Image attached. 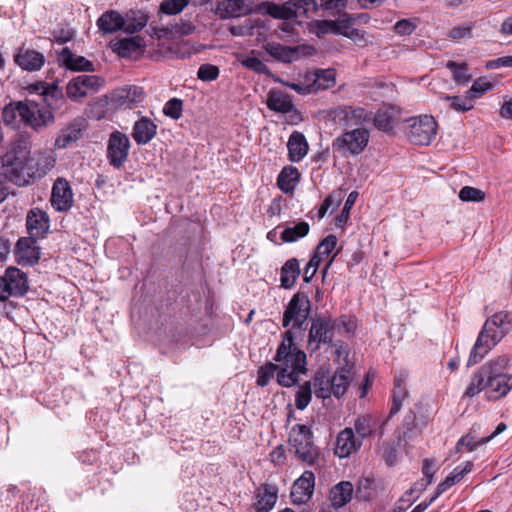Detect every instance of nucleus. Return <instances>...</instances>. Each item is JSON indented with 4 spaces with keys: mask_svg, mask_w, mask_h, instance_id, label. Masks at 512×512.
Wrapping results in <instances>:
<instances>
[{
    "mask_svg": "<svg viewBox=\"0 0 512 512\" xmlns=\"http://www.w3.org/2000/svg\"><path fill=\"white\" fill-rule=\"evenodd\" d=\"M487 373L486 365H484L473 375L470 384L464 392L465 397L472 398L483 390H485V393L487 392Z\"/></svg>",
    "mask_w": 512,
    "mask_h": 512,
    "instance_id": "nucleus-37",
    "label": "nucleus"
},
{
    "mask_svg": "<svg viewBox=\"0 0 512 512\" xmlns=\"http://www.w3.org/2000/svg\"><path fill=\"white\" fill-rule=\"evenodd\" d=\"M510 325V315L495 313L488 318L480 331L468 359V365L480 362L488 352L501 341Z\"/></svg>",
    "mask_w": 512,
    "mask_h": 512,
    "instance_id": "nucleus-4",
    "label": "nucleus"
},
{
    "mask_svg": "<svg viewBox=\"0 0 512 512\" xmlns=\"http://www.w3.org/2000/svg\"><path fill=\"white\" fill-rule=\"evenodd\" d=\"M441 99L449 102L452 110L461 113L470 111L474 107L473 101L467 92L463 96H443Z\"/></svg>",
    "mask_w": 512,
    "mask_h": 512,
    "instance_id": "nucleus-43",
    "label": "nucleus"
},
{
    "mask_svg": "<svg viewBox=\"0 0 512 512\" xmlns=\"http://www.w3.org/2000/svg\"><path fill=\"white\" fill-rule=\"evenodd\" d=\"M369 138L367 129L356 128L336 137L332 142V149L342 157L357 156L365 150Z\"/></svg>",
    "mask_w": 512,
    "mask_h": 512,
    "instance_id": "nucleus-7",
    "label": "nucleus"
},
{
    "mask_svg": "<svg viewBox=\"0 0 512 512\" xmlns=\"http://www.w3.org/2000/svg\"><path fill=\"white\" fill-rule=\"evenodd\" d=\"M348 125H361L372 120V112L361 108H348L345 110Z\"/></svg>",
    "mask_w": 512,
    "mask_h": 512,
    "instance_id": "nucleus-42",
    "label": "nucleus"
},
{
    "mask_svg": "<svg viewBox=\"0 0 512 512\" xmlns=\"http://www.w3.org/2000/svg\"><path fill=\"white\" fill-rule=\"evenodd\" d=\"M288 156L291 162L301 161L308 153V142L303 133L294 131L287 143Z\"/></svg>",
    "mask_w": 512,
    "mask_h": 512,
    "instance_id": "nucleus-24",
    "label": "nucleus"
},
{
    "mask_svg": "<svg viewBox=\"0 0 512 512\" xmlns=\"http://www.w3.org/2000/svg\"><path fill=\"white\" fill-rule=\"evenodd\" d=\"M475 23L471 22L464 25H457L451 28L448 32V37L453 41H460L462 39H471L473 37V29Z\"/></svg>",
    "mask_w": 512,
    "mask_h": 512,
    "instance_id": "nucleus-53",
    "label": "nucleus"
},
{
    "mask_svg": "<svg viewBox=\"0 0 512 512\" xmlns=\"http://www.w3.org/2000/svg\"><path fill=\"white\" fill-rule=\"evenodd\" d=\"M250 0H220L217 11L221 18L241 17L251 12Z\"/></svg>",
    "mask_w": 512,
    "mask_h": 512,
    "instance_id": "nucleus-19",
    "label": "nucleus"
},
{
    "mask_svg": "<svg viewBox=\"0 0 512 512\" xmlns=\"http://www.w3.org/2000/svg\"><path fill=\"white\" fill-rule=\"evenodd\" d=\"M31 156V141L29 135H20L9 151L0 158V183H14L26 186L32 177V167L29 165Z\"/></svg>",
    "mask_w": 512,
    "mask_h": 512,
    "instance_id": "nucleus-2",
    "label": "nucleus"
},
{
    "mask_svg": "<svg viewBox=\"0 0 512 512\" xmlns=\"http://www.w3.org/2000/svg\"><path fill=\"white\" fill-rule=\"evenodd\" d=\"M300 180L298 169L292 165L285 166L277 177V185L284 193L292 192Z\"/></svg>",
    "mask_w": 512,
    "mask_h": 512,
    "instance_id": "nucleus-32",
    "label": "nucleus"
},
{
    "mask_svg": "<svg viewBox=\"0 0 512 512\" xmlns=\"http://www.w3.org/2000/svg\"><path fill=\"white\" fill-rule=\"evenodd\" d=\"M472 468L473 464L470 461L465 462L463 466L459 465L455 467L453 471L445 478V480L438 484L435 496L438 498L455 483L460 482L466 474L471 472Z\"/></svg>",
    "mask_w": 512,
    "mask_h": 512,
    "instance_id": "nucleus-29",
    "label": "nucleus"
},
{
    "mask_svg": "<svg viewBox=\"0 0 512 512\" xmlns=\"http://www.w3.org/2000/svg\"><path fill=\"white\" fill-rule=\"evenodd\" d=\"M508 358L498 357L486 364L487 372V392L488 400H497L504 397L512 388V375L506 374L508 367Z\"/></svg>",
    "mask_w": 512,
    "mask_h": 512,
    "instance_id": "nucleus-6",
    "label": "nucleus"
},
{
    "mask_svg": "<svg viewBox=\"0 0 512 512\" xmlns=\"http://www.w3.org/2000/svg\"><path fill=\"white\" fill-rule=\"evenodd\" d=\"M376 422L371 415H363L358 417L354 422V433L356 438L362 442L365 438L375 433Z\"/></svg>",
    "mask_w": 512,
    "mask_h": 512,
    "instance_id": "nucleus-36",
    "label": "nucleus"
},
{
    "mask_svg": "<svg viewBox=\"0 0 512 512\" xmlns=\"http://www.w3.org/2000/svg\"><path fill=\"white\" fill-rule=\"evenodd\" d=\"M124 17L115 10L104 12L97 20V26L104 34H112L123 28Z\"/></svg>",
    "mask_w": 512,
    "mask_h": 512,
    "instance_id": "nucleus-26",
    "label": "nucleus"
},
{
    "mask_svg": "<svg viewBox=\"0 0 512 512\" xmlns=\"http://www.w3.org/2000/svg\"><path fill=\"white\" fill-rule=\"evenodd\" d=\"M144 46V40L139 36L123 38L111 42L113 52L117 53L122 58L132 57L134 54L139 53Z\"/></svg>",
    "mask_w": 512,
    "mask_h": 512,
    "instance_id": "nucleus-23",
    "label": "nucleus"
},
{
    "mask_svg": "<svg viewBox=\"0 0 512 512\" xmlns=\"http://www.w3.org/2000/svg\"><path fill=\"white\" fill-rule=\"evenodd\" d=\"M362 443L356 438L353 428L341 430L335 441L334 454L339 458H347L361 449Z\"/></svg>",
    "mask_w": 512,
    "mask_h": 512,
    "instance_id": "nucleus-15",
    "label": "nucleus"
},
{
    "mask_svg": "<svg viewBox=\"0 0 512 512\" xmlns=\"http://www.w3.org/2000/svg\"><path fill=\"white\" fill-rule=\"evenodd\" d=\"M51 205L58 212H67L73 205V192L68 181L57 178L51 191Z\"/></svg>",
    "mask_w": 512,
    "mask_h": 512,
    "instance_id": "nucleus-13",
    "label": "nucleus"
},
{
    "mask_svg": "<svg viewBox=\"0 0 512 512\" xmlns=\"http://www.w3.org/2000/svg\"><path fill=\"white\" fill-rule=\"evenodd\" d=\"M278 499V488L272 484L261 485L256 494V512H269L273 509Z\"/></svg>",
    "mask_w": 512,
    "mask_h": 512,
    "instance_id": "nucleus-21",
    "label": "nucleus"
},
{
    "mask_svg": "<svg viewBox=\"0 0 512 512\" xmlns=\"http://www.w3.org/2000/svg\"><path fill=\"white\" fill-rule=\"evenodd\" d=\"M353 485L349 481H342L330 490V501L334 508H341L352 499Z\"/></svg>",
    "mask_w": 512,
    "mask_h": 512,
    "instance_id": "nucleus-27",
    "label": "nucleus"
},
{
    "mask_svg": "<svg viewBox=\"0 0 512 512\" xmlns=\"http://www.w3.org/2000/svg\"><path fill=\"white\" fill-rule=\"evenodd\" d=\"M157 125L149 117L142 116L132 127L131 136L139 146L150 143L157 134Z\"/></svg>",
    "mask_w": 512,
    "mask_h": 512,
    "instance_id": "nucleus-18",
    "label": "nucleus"
},
{
    "mask_svg": "<svg viewBox=\"0 0 512 512\" xmlns=\"http://www.w3.org/2000/svg\"><path fill=\"white\" fill-rule=\"evenodd\" d=\"M446 67L451 71L453 80L456 83L466 85L471 80V75L468 73V66L466 63L448 61Z\"/></svg>",
    "mask_w": 512,
    "mask_h": 512,
    "instance_id": "nucleus-44",
    "label": "nucleus"
},
{
    "mask_svg": "<svg viewBox=\"0 0 512 512\" xmlns=\"http://www.w3.org/2000/svg\"><path fill=\"white\" fill-rule=\"evenodd\" d=\"M257 26L258 20L246 18L242 23L231 25L229 31L233 36L253 35V31Z\"/></svg>",
    "mask_w": 512,
    "mask_h": 512,
    "instance_id": "nucleus-51",
    "label": "nucleus"
},
{
    "mask_svg": "<svg viewBox=\"0 0 512 512\" xmlns=\"http://www.w3.org/2000/svg\"><path fill=\"white\" fill-rule=\"evenodd\" d=\"M322 261V259L313 254L303 271V281L305 283H309L312 280Z\"/></svg>",
    "mask_w": 512,
    "mask_h": 512,
    "instance_id": "nucleus-64",
    "label": "nucleus"
},
{
    "mask_svg": "<svg viewBox=\"0 0 512 512\" xmlns=\"http://www.w3.org/2000/svg\"><path fill=\"white\" fill-rule=\"evenodd\" d=\"M2 119L6 126L20 130L32 125V108L28 101H11L2 110Z\"/></svg>",
    "mask_w": 512,
    "mask_h": 512,
    "instance_id": "nucleus-11",
    "label": "nucleus"
},
{
    "mask_svg": "<svg viewBox=\"0 0 512 512\" xmlns=\"http://www.w3.org/2000/svg\"><path fill=\"white\" fill-rule=\"evenodd\" d=\"M189 4V0H165L160 4L159 12L166 15L181 13Z\"/></svg>",
    "mask_w": 512,
    "mask_h": 512,
    "instance_id": "nucleus-54",
    "label": "nucleus"
},
{
    "mask_svg": "<svg viewBox=\"0 0 512 512\" xmlns=\"http://www.w3.org/2000/svg\"><path fill=\"white\" fill-rule=\"evenodd\" d=\"M459 198L464 202H482L485 199V193L478 188L464 186L459 192Z\"/></svg>",
    "mask_w": 512,
    "mask_h": 512,
    "instance_id": "nucleus-59",
    "label": "nucleus"
},
{
    "mask_svg": "<svg viewBox=\"0 0 512 512\" xmlns=\"http://www.w3.org/2000/svg\"><path fill=\"white\" fill-rule=\"evenodd\" d=\"M372 120L376 128L382 131H390L393 128L392 116L385 110H378L372 115Z\"/></svg>",
    "mask_w": 512,
    "mask_h": 512,
    "instance_id": "nucleus-58",
    "label": "nucleus"
},
{
    "mask_svg": "<svg viewBox=\"0 0 512 512\" xmlns=\"http://www.w3.org/2000/svg\"><path fill=\"white\" fill-rule=\"evenodd\" d=\"M241 64L258 74H267L269 73L268 67L257 57H246L241 61Z\"/></svg>",
    "mask_w": 512,
    "mask_h": 512,
    "instance_id": "nucleus-63",
    "label": "nucleus"
},
{
    "mask_svg": "<svg viewBox=\"0 0 512 512\" xmlns=\"http://www.w3.org/2000/svg\"><path fill=\"white\" fill-rule=\"evenodd\" d=\"M294 10L278 15L279 17H290L298 14H308L318 10V0H293Z\"/></svg>",
    "mask_w": 512,
    "mask_h": 512,
    "instance_id": "nucleus-45",
    "label": "nucleus"
},
{
    "mask_svg": "<svg viewBox=\"0 0 512 512\" xmlns=\"http://www.w3.org/2000/svg\"><path fill=\"white\" fill-rule=\"evenodd\" d=\"M312 386L317 398L327 399L333 395L331 376L328 372H317L311 382V387Z\"/></svg>",
    "mask_w": 512,
    "mask_h": 512,
    "instance_id": "nucleus-34",
    "label": "nucleus"
},
{
    "mask_svg": "<svg viewBox=\"0 0 512 512\" xmlns=\"http://www.w3.org/2000/svg\"><path fill=\"white\" fill-rule=\"evenodd\" d=\"M195 29V25L190 20L181 19L171 26L170 32L179 36H188L192 34Z\"/></svg>",
    "mask_w": 512,
    "mask_h": 512,
    "instance_id": "nucleus-61",
    "label": "nucleus"
},
{
    "mask_svg": "<svg viewBox=\"0 0 512 512\" xmlns=\"http://www.w3.org/2000/svg\"><path fill=\"white\" fill-rule=\"evenodd\" d=\"M336 72L334 69L317 70L314 73L312 88L315 92L325 90L335 85Z\"/></svg>",
    "mask_w": 512,
    "mask_h": 512,
    "instance_id": "nucleus-40",
    "label": "nucleus"
},
{
    "mask_svg": "<svg viewBox=\"0 0 512 512\" xmlns=\"http://www.w3.org/2000/svg\"><path fill=\"white\" fill-rule=\"evenodd\" d=\"M279 374V367L274 362H267L258 369L256 383L258 386L265 387L274 376Z\"/></svg>",
    "mask_w": 512,
    "mask_h": 512,
    "instance_id": "nucleus-47",
    "label": "nucleus"
},
{
    "mask_svg": "<svg viewBox=\"0 0 512 512\" xmlns=\"http://www.w3.org/2000/svg\"><path fill=\"white\" fill-rule=\"evenodd\" d=\"M130 148L129 137L121 131H113L109 135L106 149L109 165L115 169H121L128 160Z\"/></svg>",
    "mask_w": 512,
    "mask_h": 512,
    "instance_id": "nucleus-10",
    "label": "nucleus"
},
{
    "mask_svg": "<svg viewBox=\"0 0 512 512\" xmlns=\"http://www.w3.org/2000/svg\"><path fill=\"white\" fill-rule=\"evenodd\" d=\"M124 19L125 25L122 29L129 34L141 31L148 23V16L141 12L127 14Z\"/></svg>",
    "mask_w": 512,
    "mask_h": 512,
    "instance_id": "nucleus-41",
    "label": "nucleus"
},
{
    "mask_svg": "<svg viewBox=\"0 0 512 512\" xmlns=\"http://www.w3.org/2000/svg\"><path fill=\"white\" fill-rule=\"evenodd\" d=\"M61 61L71 70L93 71V63L83 56L74 55L69 48H63L60 53Z\"/></svg>",
    "mask_w": 512,
    "mask_h": 512,
    "instance_id": "nucleus-33",
    "label": "nucleus"
},
{
    "mask_svg": "<svg viewBox=\"0 0 512 512\" xmlns=\"http://www.w3.org/2000/svg\"><path fill=\"white\" fill-rule=\"evenodd\" d=\"M349 383V370L345 368L337 369L333 377H331L333 395L337 398L343 396L348 389Z\"/></svg>",
    "mask_w": 512,
    "mask_h": 512,
    "instance_id": "nucleus-39",
    "label": "nucleus"
},
{
    "mask_svg": "<svg viewBox=\"0 0 512 512\" xmlns=\"http://www.w3.org/2000/svg\"><path fill=\"white\" fill-rule=\"evenodd\" d=\"M26 229L28 237H21L14 249L15 261L21 266L32 264V209L26 214Z\"/></svg>",
    "mask_w": 512,
    "mask_h": 512,
    "instance_id": "nucleus-17",
    "label": "nucleus"
},
{
    "mask_svg": "<svg viewBox=\"0 0 512 512\" xmlns=\"http://www.w3.org/2000/svg\"><path fill=\"white\" fill-rule=\"evenodd\" d=\"M332 328L334 332L340 335H350L355 332L357 328L356 320L350 316H341L337 319H331Z\"/></svg>",
    "mask_w": 512,
    "mask_h": 512,
    "instance_id": "nucleus-46",
    "label": "nucleus"
},
{
    "mask_svg": "<svg viewBox=\"0 0 512 512\" xmlns=\"http://www.w3.org/2000/svg\"><path fill=\"white\" fill-rule=\"evenodd\" d=\"M218 76L219 68L212 64H202L197 71V77L202 81H213Z\"/></svg>",
    "mask_w": 512,
    "mask_h": 512,
    "instance_id": "nucleus-62",
    "label": "nucleus"
},
{
    "mask_svg": "<svg viewBox=\"0 0 512 512\" xmlns=\"http://www.w3.org/2000/svg\"><path fill=\"white\" fill-rule=\"evenodd\" d=\"M290 452L303 463L314 466L319 463L320 450L315 446L311 429L304 424L294 425L289 432Z\"/></svg>",
    "mask_w": 512,
    "mask_h": 512,
    "instance_id": "nucleus-5",
    "label": "nucleus"
},
{
    "mask_svg": "<svg viewBox=\"0 0 512 512\" xmlns=\"http://www.w3.org/2000/svg\"><path fill=\"white\" fill-rule=\"evenodd\" d=\"M113 97L118 105L132 108L144 100L145 94L140 87L125 86L117 89Z\"/></svg>",
    "mask_w": 512,
    "mask_h": 512,
    "instance_id": "nucleus-22",
    "label": "nucleus"
},
{
    "mask_svg": "<svg viewBox=\"0 0 512 512\" xmlns=\"http://www.w3.org/2000/svg\"><path fill=\"white\" fill-rule=\"evenodd\" d=\"M49 216L42 210H34V237H44L49 231Z\"/></svg>",
    "mask_w": 512,
    "mask_h": 512,
    "instance_id": "nucleus-49",
    "label": "nucleus"
},
{
    "mask_svg": "<svg viewBox=\"0 0 512 512\" xmlns=\"http://www.w3.org/2000/svg\"><path fill=\"white\" fill-rule=\"evenodd\" d=\"M492 88H493L492 82H490L485 77H479L473 82L470 89L466 92L473 101L474 99L480 98L487 91L492 90Z\"/></svg>",
    "mask_w": 512,
    "mask_h": 512,
    "instance_id": "nucleus-50",
    "label": "nucleus"
},
{
    "mask_svg": "<svg viewBox=\"0 0 512 512\" xmlns=\"http://www.w3.org/2000/svg\"><path fill=\"white\" fill-rule=\"evenodd\" d=\"M337 245V238L335 235H328L316 247L314 254L320 259L324 260L335 249Z\"/></svg>",
    "mask_w": 512,
    "mask_h": 512,
    "instance_id": "nucleus-55",
    "label": "nucleus"
},
{
    "mask_svg": "<svg viewBox=\"0 0 512 512\" xmlns=\"http://www.w3.org/2000/svg\"><path fill=\"white\" fill-rule=\"evenodd\" d=\"M349 15L343 14L342 17L338 20H324L318 23V33L319 34H335V35H343L345 32V28L347 22L349 20Z\"/></svg>",
    "mask_w": 512,
    "mask_h": 512,
    "instance_id": "nucleus-38",
    "label": "nucleus"
},
{
    "mask_svg": "<svg viewBox=\"0 0 512 512\" xmlns=\"http://www.w3.org/2000/svg\"><path fill=\"white\" fill-rule=\"evenodd\" d=\"M312 387L311 382H305L298 387L295 393V406L298 410H304L311 402Z\"/></svg>",
    "mask_w": 512,
    "mask_h": 512,
    "instance_id": "nucleus-48",
    "label": "nucleus"
},
{
    "mask_svg": "<svg viewBox=\"0 0 512 512\" xmlns=\"http://www.w3.org/2000/svg\"><path fill=\"white\" fill-rule=\"evenodd\" d=\"M273 360L279 367L277 383L282 387L289 388L298 384L300 375L306 374V354L295 345L292 329L282 335Z\"/></svg>",
    "mask_w": 512,
    "mask_h": 512,
    "instance_id": "nucleus-1",
    "label": "nucleus"
},
{
    "mask_svg": "<svg viewBox=\"0 0 512 512\" xmlns=\"http://www.w3.org/2000/svg\"><path fill=\"white\" fill-rule=\"evenodd\" d=\"M85 130L83 119H75L68 126L63 128L55 140V146L59 149L68 147L82 137Z\"/></svg>",
    "mask_w": 512,
    "mask_h": 512,
    "instance_id": "nucleus-20",
    "label": "nucleus"
},
{
    "mask_svg": "<svg viewBox=\"0 0 512 512\" xmlns=\"http://www.w3.org/2000/svg\"><path fill=\"white\" fill-rule=\"evenodd\" d=\"M334 335L331 318L326 316L312 318L308 332L307 350L310 354L317 352L321 345L331 344Z\"/></svg>",
    "mask_w": 512,
    "mask_h": 512,
    "instance_id": "nucleus-9",
    "label": "nucleus"
},
{
    "mask_svg": "<svg viewBox=\"0 0 512 512\" xmlns=\"http://www.w3.org/2000/svg\"><path fill=\"white\" fill-rule=\"evenodd\" d=\"M3 276L10 297H22L28 292V276L19 268L10 266L6 268Z\"/></svg>",
    "mask_w": 512,
    "mask_h": 512,
    "instance_id": "nucleus-16",
    "label": "nucleus"
},
{
    "mask_svg": "<svg viewBox=\"0 0 512 512\" xmlns=\"http://www.w3.org/2000/svg\"><path fill=\"white\" fill-rule=\"evenodd\" d=\"M315 475L312 471L306 470L303 474L293 483L291 489V499L294 504L307 503L314 492Z\"/></svg>",
    "mask_w": 512,
    "mask_h": 512,
    "instance_id": "nucleus-14",
    "label": "nucleus"
},
{
    "mask_svg": "<svg viewBox=\"0 0 512 512\" xmlns=\"http://www.w3.org/2000/svg\"><path fill=\"white\" fill-rule=\"evenodd\" d=\"M267 107L275 112L289 113L294 109V104L289 95L281 91L271 90L267 97Z\"/></svg>",
    "mask_w": 512,
    "mask_h": 512,
    "instance_id": "nucleus-28",
    "label": "nucleus"
},
{
    "mask_svg": "<svg viewBox=\"0 0 512 512\" xmlns=\"http://www.w3.org/2000/svg\"><path fill=\"white\" fill-rule=\"evenodd\" d=\"M408 138L416 145H428L437 134V122L431 115H421L411 119Z\"/></svg>",
    "mask_w": 512,
    "mask_h": 512,
    "instance_id": "nucleus-12",
    "label": "nucleus"
},
{
    "mask_svg": "<svg viewBox=\"0 0 512 512\" xmlns=\"http://www.w3.org/2000/svg\"><path fill=\"white\" fill-rule=\"evenodd\" d=\"M14 62L23 70L32 71V50L22 46L14 54Z\"/></svg>",
    "mask_w": 512,
    "mask_h": 512,
    "instance_id": "nucleus-56",
    "label": "nucleus"
},
{
    "mask_svg": "<svg viewBox=\"0 0 512 512\" xmlns=\"http://www.w3.org/2000/svg\"><path fill=\"white\" fill-rule=\"evenodd\" d=\"M265 51L276 60L290 63L297 56V49L286 47L276 42H268L264 45Z\"/></svg>",
    "mask_w": 512,
    "mask_h": 512,
    "instance_id": "nucleus-35",
    "label": "nucleus"
},
{
    "mask_svg": "<svg viewBox=\"0 0 512 512\" xmlns=\"http://www.w3.org/2000/svg\"><path fill=\"white\" fill-rule=\"evenodd\" d=\"M34 131L52 125L55 122L54 112L65 103L64 95L57 83L34 82Z\"/></svg>",
    "mask_w": 512,
    "mask_h": 512,
    "instance_id": "nucleus-3",
    "label": "nucleus"
},
{
    "mask_svg": "<svg viewBox=\"0 0 512 512\" xmlns=\"http://www.w3.org/2000/svg\"><path fill=\"white\" fill-rule=\"evenodd\" d=\"M406 379V372H399L394 377V387L392 391V406L389 412V417L394 416L401 410L403 401L408 396V391L404 384Z\"/></svg>",
    "mask_w": 512,
    "mask_h": 512,
    "instance_id": "nucleus-25",
    "label": "nucleus"
},
{
    "mask_svg": "<svg viewBox=\"0 0 512 512\" xmlns=\"http://www.w3.org/2000/svg\"><path fill=\"white\" fill-rule=\"evenodd\" d=\"M55 162L56 159L52 152L41 154L37 158L34 175L37 174L38 177H43L54 167Z\"/></svg>",
    "mask_w": 512,
    "mask_h": 512,
    "instance_id": "nucleus-52",
    "label": "nucleus"
},
{
    "mask_svg": "<svg viewBox=\"0 0 512 512\" xmlns=\"http://www.w3.org/2000/svg\"><path fill=\"white\" fill-rule=\"evenodd\" d=\"M67 96L73 100L77 101L85 96H87L85 88L78 82L77 77L73 78L66 87Z\"/></svg>",
    "mask_w": 512,
    "mask_h": 512,
    "instance_id": "nucleus-60",
    "label": "nucleus"
},
{
    "mask_svg": "<svg viewBox=\"0 0 512 512\" xmlns=\"http://www.w3.org/2000/svg\"><path fill=\"white\" fill-rule=\"evenodd\" d=\"M300 265L297 258H290L281 267L280 283L285 289L292 288L300 275Z\"/></svg>",
    "mask_w": 512,
    "mask_h": 512,
    "instance_id": "nucleus-30",
    "label": "nucleus"
},
{
    "mask_svg": "<svg viewBox=\"0 0 512 512\" xmlns=\"http://www.w3.org/2000/svg\"><path fill=\"white\" fill-rule=\"evenodd\" d=\"M311 313V302L307 294L297 292L288 302L282 319L284 328L301 329Z\"/></svg>",
    "mask_w": 512,
    "mask_h": 512,
    "instance_id": "nucleus-8",
    "label": "nucleus"
},
{
    "mask_svg": "<svg viewBox=\"0 0 512 512\" xmlns=\"http://www.w3.org/2000/svg\"><path fill=\"white\" fill-rule=\"evenodd\" d=\"M310 226L305 221L292 222L286 224L280 234V238L285 243H293L308 235Z\"/></svg>",
    "mask_w": 512,
    "mask_h": 512,
    "instance_id": "nucleus-31",
    "label": "nucleus"
},
{
    "mask_svg": "<svg viewBox=\"0 0 512 512\" xmlns=\"http://www.w3.org/2000/svg\"><path fill=\"white\" fill-rule=\"evenodd\" d=\"M183 112V101L179 98H172L167 101L163 107L165 116L171 119L178 120L181 118Z\"/></svg>",
    "mask_w": 512,
    "mask_h": 512,
    "instance_id": "nucleus-57",
    "label": "nucleus"
}]
</instances>
